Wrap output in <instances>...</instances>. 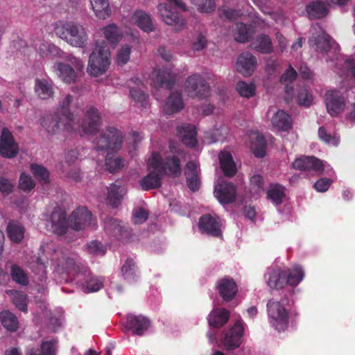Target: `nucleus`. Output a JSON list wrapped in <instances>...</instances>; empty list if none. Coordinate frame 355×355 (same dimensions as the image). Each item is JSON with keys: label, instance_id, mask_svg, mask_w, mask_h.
<instances>
[{"label": "nucleus", "instance_id": "a878e982", "mask_svg": "<svg viewBox=\"0 0 355 355\" xmlns=\"http://www.w3.org/2000/svg\"><path fill=\"white\" fill-rule=\"evenodd\" d=\"M73 97L71 94H67L59 103L58 108L55 112L64 120V124L69 127V123L73 125V114L70 110V105L73 101Z\"/></svg>", "mask_w": 355, "mask_h": 355}, {"label": "nucleus", "instance_id": "6ab92c4d", "mask_svg": "<svg viewBox=\"0 0 355 355\" xmlns=\"http://www.w3.org/2000/svg\"><path fill=\"white\" fill-rule=\"evenodd\" d=\"M177 135L182 143L191 148L197 144V132L193 125L184 123L177 128Z\"/></svg>", "mask_w": 355, "mask_h": 355}, {"label": "nucleus", "instance_id": "0e129e2a", "mask_svg": "<svg viewBox=\"0 0 355 355\" xmlns=\"http://www.w3.org/2000/svg\"><path fill=\"white\" fill-rule=\"evenodd\" d=\"M132 46L129 44H124L119 50L116 55V62L119 65L125 64L129 59Z\"/></svg>", "mask_w": 355, "mask_h": 355}, {"label": "nucleus", "instance_id": "49530a36", "mask_svg": "<svg viewBox=\"0 0 355 355\" xmlns=\"http://www.w3.org/2000/svg\"><path fill=\"white\" fill-rule=\"evenodd\" d=\"M10 277L15 283L21 286H24L29 284V277L27 272L17 264L11 266Z\"/></svg>", "mask_w": 355, "mask_h": 355}, {"label": "nucleus", "instance_id": "c03bdc74", "mask_svg": "<svg viewBox=\"0 0 355 355\" xmlns=\"http://www.w3.org/2000/svg\"><path fill=\"white\" fill-rule=\"evenodd\" d=\"M251 149L255 157L262 158L266 155V142L263 135H255L251 137Z\"/></svg>", "mask_w": 355, "mask_h": 355}, {"label": "nucleus", "instance_id": "f03ea898", "mask_svg": "<svg viewBox=\"0 0 355 355\" xmlns=\"http://www.w3.org/2000/svg\"><path fill=\"white\" fill-rule=\"evenodd\" d=\"M56 35L72 46L84 48L88 35L83 26L73 21L60 22L55 28Z\"/></svg>", "mask_w": 355, "mask_h": 355}, {"label": "nucleus", "instance_id": "6e6d98bb", "mask_svg": "<svg viewBox=\"0 0 355 355\" xmlns=\"http://www.w3.org/2000/svg\"><path fill=\"white\" fill-rule=\"evenodd\" d=\"M60 49L55 45L48 42H42L40 44L38 53L42 58H53L57 56L60 53Z\"/></svg>", "mask_w": 355, "mask_h": 355}, {"label": "nucleus", "instance_id": "f257e3e1", "mask_svg": "<svg viewBox=\"0 0 355 355\" xmlns=\"http://www.w3.org/2000/svg\"><path fill=\"white\" fill-rule=\"evenodd\" d=\"M53 268L55 272L73 277L85 293L96 292L103 286L104 278L92 275L77 254L63 255L54 261Z\"/></svg>", "mask_w": 355, "mask_h": 355}, {"label": "nucleus", "instance_id": "4d7b16f0", "mask_svg": "<svg viewBox=\"0 0 355 355\" xmlns=\"http://www.w3.org/2000/svg\"><path fill=\"white\" fill-rule=\"evenodd\" d=\"M218 17L223 20L234 21L242 15L240 10L232 9L226 6L218 9Z\"/></svg>", "mask_w": 355, "mask_h": 355}, {"label": "nucleus", "instance_id": "13d9d810", "mask_svg": "<svg viewBox=\"0 0 355 355\" xmlns=\"http://www.w3.org/2000/svg\"><path fill=\"white\" fill-rule=\"evenodd\" d=\"M105 166L110 173L117 172L124 166V159L120 157L111 156L108 153L105 158Z\"/></svg>", "mask_w": 355, "mask_h": 355}, {"label": "nucleus", "instance_id": "4be33fe9", "mask_svg": "<svg viewBox=\"0 0 355 355\" xmlns=\"http://www.w3.org/2000/svg\"><path fill=\"white\" fill-rule=\"evenodd\" d=\"M184 107L181 92H171L167 98L163 107L164 112L168 115L179 112Z\"/></svg>", "mask_w": 355, "mask_h": 355}, {"label": "nucleus", "instance_id": "412c9836", "mask_svg": "<svg viewBox=\"0 0 355 355\" xmlns=\"http://www.w3.org/2000/svg\"><path fill=\"white\" fill-rule=\"evenodd\" d=\"M150 324V320L142 315H128L127 316V327L135 335L142 336L148 330Z\"/></svg>", "mask_w": 355, "mask_h": 355}, {"label": "nucleus", "instance_id": "ea45409f", "mask_svg": "<svg viewBox=\"0 0 355 355\" xmlns=\"http://www.w3.org/2000/svg\"><path fill=\"white\" fill-rule=\"evenodd\" d=\"M193 231H198L202 234L218 236L221 234L220 223H197L193 227Z\"/></svg>", "mask_w": 355, "mask_h": 355}, {"label": "nucleus", "instance_id": "774afa93", "mask_svg": "<svg viewBox=\"0 0 355 355\" xmlns=\"http://www.w3.org/2000/svg\"><path fill=\"white\" fill-rule=\"evenodd\" d=\"M57 340H51L42 342L41 351L42 355H55L57 350Z\"/></svg>", "mask_w": 355, "mask_h": 355}, {"label": "nucleus", "instance_id": "de8ad7c7", "mask_svg": "<svg viewBox=\"0 0 355 355\" xmlns=\"http://www.w3.org/2000/svg\"><path fill=\"white\" fill-rule=\"evenodd\" d=\"M7 294L10 297L12 303L20 311H27V296L25 293L15 291L8 290Z\"/></svg>", "mask_w": 355, "mask_h": 355}, {"label": "nucleus", "instance_id": "f704fd0d", "mask_svg": "<svg viewBox=\"0 0 355 355\" xmlns=\"http://www.w3.org/2000/svg\"><path fill=\"white\" fill-rule=\"evenodd\" d=\"M72 224L73 225L69 227V223H49L46 225V228L59 236H62L72 231H79L83 229L85 223Z\"/></svg>", "mask_w": 355, "mask_h": 355}, {"label": "nucleus", "instance_id": "58836bf2", "mask_svg": "<svg viewBox=\"0 0 355 355\" xmlns=\"http://www.w3.org/2000/svg\"><path fill=\"white\" fill-rule=\"evenodd\" d=\"M92 218V212L86 206H78L69 215L68 222H90Z\"/></svg>", "mask_w": 355, "mask_h": 355}, {"label": "nucleus", "instance_id": "7c9ffc66", "mask_svg": "<svg viewBox=\"0 0 355 355\" xmlns=\"http://www.w3.org/2000/svg\"><path fill=\"white\" fill-rule=\"evenodd\" d=\"M251 45L254 51L262 54H270L273 52L272 40L266 34L257 35Z\"/></svg>", "mask_w": 355, "mask_h": 355}, {"label": "nucleus", "instance_id": "b1692460", "mask_svg": "<svg viewBox=\"0 0 355 355\" xmlns=\"http://www.w3.org/2000/svg\"><path fill=\"white\" fill-rule=\"evenodd\" d=\"M217 288L220 295L225 301L232 300L237 293L236 283L229 278H223L218 281Z\"/></svg>", "mask_w": 355, "mask_h": 355}, {"label": "nucleus", "instance_id": "aec40b11", "mask_svg": "<svg viewBox=\"0 0 355 355\" xmlns=\"http://www.w3.org/2000/svg\"><path fill=\"white\" fill-rule=\"evenodd\" d=\"M184 175L189 189L193 192L198 191L200 187V180L198 166L193 161L187 163Z\"/></svg>", "mask_w": 355, "mask_h": 355}, {"label": "nucleus", "instance_id": "603ef678", "mask_svg": "<svg viewBox=\"0 0 355 355\" xmlns=\"http://www.w3.org/2000/svg\"><path fill=\"white\" fill-rule=\"evenodd\" d=\"M7 232L10 239L15 243L21 241L24 236V228L20 223H8Z\"/></svg>", "mask_w": 355, "mask_h": 355}, {"label": "nucleus", "instance_id": "a211bd4d", "mask_svg": "<svg viewBox=\"0 0 355 355\" xmlns=\"http://www.w3.org/2000/svg\"><path fill=\"white\" fill-rule=\"evenodd\" d=\"M257 58L249 52L239 55L236 64V70L244 76H250L254 71Z\"/></svg>", "mask_w": 355, "mask_h": 355}, {"label": "nucleus", "instance_id": "8fccbe9b", "mask_svg": "<svg viewBox=\"0 0 355 355\" xmlns=\"http://www.w3.org/2000/svg\"><path fill=\"white\" fill-rule=\"evenodd\" d=\"M28 267L37 276V279L41 282V284H43L46 279V266L45 263L42 261L40 258L37 257L35 261L29 263Z\"/></svg>", "mask_w": 355, "mask_h": 355}, {"label": "nucleus", "instance_id": "c9c22d12", "mask_svg": "<svg viewBox=\"0 0 355 355\" xmlns=\"http://www.w3.org/2000/svg\"><path fill=\"white\" fill-rule=\"evenodd\" d=\"M124 190L120 186L111 184L108 188L107 200L112 207L116 208L121 204Z\"/></svg>", "mask_w": 355, "mask_h": 355}, {"label": "nucleus", "instance_id": "c756f323", "mask_svg": "<svg viewBox=\"0 0 355 355\" xmlns=\"http://www.w3.org/2000/svg\"><path fill=\"white\" fill-rule=\"evenodd\" d=\"M230 313L223 308L214 309L208 315L209 324L214 328H220L229 320Z\"/></svg>", "mask_w": 355, "mask_h": 355}, {"label": "nucleus", "instance_id": "680f3d73", "mask_svg": "<svg viewBox=\"0 0 355 355\" xmlns=\"http://www.w3.org/2000/svg\"><path fill=\"white\" fill-rule=\"evenodd\" d=\"M111 229L114 230V236L124 241H128L130 237V232L119 223H110Z\"/></svg>", "mask_w": 355, "mask_h": 355}, {"label": "nucleus", "instance_id": "2f4dec72", "mask_svg": "<svg viewBox=\"0 0 355 355\" xmlns=\"http://www.w3.org/2000/svg\"><path fill=\"white\" fill-rule=\"evenodd\" d=\"M134 22L144 32L150 33L154 31L155 27L149 15L142 10H137L132 15Z\"/></svg>", "mask_w": 355, "mask_h": 355}, {"label": "nucleus", "instance_id": "9b49d317", "mask_svg": "<svg viewBox=\"0 0 355 355\" xmlns=\"http://www.w3.org/2000/svg\"><path fill=\"white\" fill-rule=\"evenodd\" d=\"M291 167L302 171H314L319 173L324 171L322 161L315 156L302 155L297 157L292 163Z\"/></svg>", "mask_w": 355, "mask_h": 355}, {"label": "nucleus", "instance_id": "ddd939ff", "mask_svg": "<svg viewBox=\"0 0 355 355\" xmlns=\"http://www.w3.org/2000/svg\"><path fill=\"white\" fill-rule=\"evenodd\" d=\"M244 331V323L237 320L223 339V343L227 349H234L239 347L242 343Z\"/></svg>", "mask_w": 355, "mask_h": 355}, {"label": "nucleus", "instance_id": "dca6fc26", "mask_svg": "<svg viewBox=\"0 0 355 355\" xmlns=\"http://www.w3.org/2000/svg\"><path fill=\"white\" fill-rule=\"evenodd\" d=\"M286 274L280 268L270 267L264 275L266 284L272 289H282L286 285Z\"/></svg>", "mask_w": 355, "mask_h": 355}, {"label": "nucleus", "instance_id": "a18cd8bd", "mask_svg": "<svg viewBox=\"0 0 355 355\" xmlns=\"http://www.w3.org/2000/svg\"><path fill=\"white\" fill-rule=\"evenodd\" d=\"M89 1L97 17L104 19L110 16L111 10L107 0Z\"/></svg>", "mask_w": 355, "mask_h": 355}, {"label": "nucleus", "instance_id": "0eeeda50", "mask_svg": "<svg viewBox=\"0 0 355 355\" xmlns=\"http://www.w3.org/2000/svg\"><path fill=\"white\" fill-rule=\"evenodd\" d=\"M185 89L191 97L205 98L209 95L210 86L202 76L194 73L187 78Z\"/></svg>", "mask_w": 355, "mask_h": 355}, {"label": "nucleus", "instance_id": "bf43d9fd", "mask_svg": "<svg viewBox=\"0 0 355 355\" xmlns=\"http://www.w3.org/2000/svg\"><path fill=\"white\" fill-rule=\"evenodd\" d=\"M121 272L123 277L129 282L135 280V266L132 259H128L123 265Z\"/></svg>", "mask_w": 355, "mask_h": 355}, {"label": "nucleus", "instance_id": "864d4df0", "mask_svg": "<svg viewBox=\"0 0 355 355\" xmlns=\"http://www.w3.org/2000/svg\"><path fill=\"white\" fill-rule=\"evenodd\" d=\"M208 40L207 36L202 32H198L193 36L190 42L191 49L193 52H200L207 47Z\"/></svg>", "mask_w": 355, "mask_h": 355}, {"label": "nucleus", "instance_id": "f3484780", "mask_svg": "<svg viewBox=\"0 0 355 355\" xmlns=\"http://www.w3.org/2000/svg\"><path fill=\"white\" fill-rule=\"evenodd\" d=\"M152 80L155 87L171 89L175 84V75L171 69H158L153 72Z\"/></svg>", "mask_w": 355, "mask_h": 355}, {"label": "nucleus", "instance_id": "69168bd1", "mask_svg": "<svg viewBox=\"0 0 355 355\" xmlns=\"http://www.w3.org/2000/svg\"><path fill=\"white\" fill-rule=\"evenodd\" d=\"M297 101L300 105L309 106L313 101V96L305 87H300L297 91Z\"/></svg>", "mask_w": 355, "mask_h": 355}, {"label": "nucleus", "instance_id": "72a5a7b5", "mask_svg": "<svg viewBox=\"0 0 355 355\" xmlns=\"http://www.w3.org/2000/svg\"><path fill=\"white\" fill-rule=\"evenodd\" d=\"M271 122L278 130L287 131L292 126L291 116L282 110H278L273 115Z\"/></svg>", "mask_w": 355, "mask_h": 355}, {"label": "nucleus", "instance_id": "f8f14e48", "mask_svg": "<svg viewBox=\"0 0 355 355\" xmlns=\"http://www.w3.org/2000/svg\"><path fill=\"white\" fill-rule=\"evenodd\" d=\"M40 123L46 132L51 135L57 134L60 130L70 132L73 129L71 123H69V128L67 127L63 118L56 113L44 116L40 120Z\"/></svg>", "mask_w": 355, "mask_h": 355}, {"label": "nucleus", "instance_id": "6e6552de", "mask_svg": "<svg viewBox=\"0 0 355 355\" xmlns=\"http://www.w3.org/2000/svg\"><path fill=\"white\" fill-rule=\"evenodd\" d=\"M178 7L168 3H159L158 5L159 12L163 21L169 26H175L176 31L184 29L186 26L184 18L177 10Z\"/></svg>", "mask_w": 355, "mask_h": 355}, {"label": "nucleus", "instance_id": "423d86ee", "mask_svg": "<svg viewBox=\"0 0 355 355\" xmlns=\"http://www.w3.org/2000/svg\"><path fill=\"white\" fill-rule=\"evenodd\" d=\"M269 322L277 331H284L288 325L289 316L284 304L278 301L270 300L267 303Z\"/></svg>", "mask_w": 355, "mask_h": 355}, {"label": "nucleus", "instance_id": "5701e85b", "mask_svg": "<svg viewBox=\"0 0 355 355\" xmlns=\"http://www.w3.org/2000/svg\"><path fill=\"white\" fill-rule=\"evenodd\" d=\"M334 41L324 30H320V33L318 35H313L312 37L309 39V43L315 46L318 51L322 53L328 52Z\"/></svg>", "mask_w": 355, "mask_h": 355}, {"label": "nucleus", "instance_id": "7ed1b4c3", "mask_svg": "<svg viewBox=\"0 0 355 355\" xmlns=\"http://www.w3.org/2000/svg\"><path fill=\"white\" fill-rule=\"evenodd\" d=\"M175 155L166 156L162 159L159 153H153L148 162L151 167L161 172L164 176L170 175L179 177L182 173L180 159L179 157H184L186 153L181 149L174 151Z\"/></svg>", "mask_w": 355, "mask_h": 355}, {"label": "nucleus", "instance_id": "39448f33", "mask_svg": "<svg viewBox=\"0 0 355 355\" xmlns=\"http://www.w3.org/2000/svg\"><path fill=\"white\" fill-rule=\"evenodd\" d=\"M110 52L105 41H97L93 52L89 58L87 70L94 76L104 73L110 64Z\"/></svg>", "mask_w": 355, "mask_h": 355}, {"label": "nucleus", "instance_id": "37998d69", "mask_svg": "<svg viewBox=\"0 0 355 355\" xmlns=\"http://www.w3.org/2000/svg\"><path fill=\"white\" fill-rule=\"evenodd\" d=\"M0 320L3 327L9 331H16L19 328L18 319L9 311H1Z\"/></svg>", "mask_w": 355, "mask_h": 355}, {"label": "nucleus", "instance_id": "20e7f679", "mask_svg": "<svg viewBox=\"0 0 355 355\" xmlns=\"http://www.w3.org/2000/svg\"><path fill=\"white\" fill-rule=\"evenodd\" d=\"M122 132L113 126H107L96 137L93 144L98 152L115 153L119 150L123 144Z\"/></svg>", "mask_w": 355, "mask_h": 355}, {"label": "nucleus", "instance_id": "2eb2a0df", "mask_svg": "<svg viewBox=\"0 0 355 355\" xmlns=\"http://www.w3.org/2000/svg\"><path fill=\"white\" fill-rule=\"evenodd\" d=\"M101 125V118L98 110L93 107L85 113L81 128L86 134L96 133Z\"/></svg>", "mask_w": 355, "mask_h": 355}, {"label": "nucleus", "instance_id": "4c0bfd02", "mask_svg": "<svg viewBox=\"0 0 355 355\" xmlns=\"http://www.w3.org/2000/svg\"><path fill=\"white\" fill-rule=\"evenodd\" d=\"M103 34L110 44L116 46L122 39L121 30L114 24H110L103 28Z\"/></svg>", "mask_w": 355, "mask_h": 355}, {"label": "nucleus", "instance_id": "1a4fd4ad", "mask_svg": "<svg viewBox=\"0 0 355 355\" xmlns=\"http://www.w3.org/2000/svg\"><path fill=\"white\" fill-rule=\"evenodd\" d=\"M324 102L328 113L331 116H337L342 113L346 105V99L338 90H329L324 95Z\"/></svg>", "mask_w": 355, "mask_h": 355}, {"label": "nucleus", "instance_id": "bb28decb", "mask_svg": "<svg viewBox=\"0 0 355 355\" xmlns=\"http://www.w3.org/2000/svg\"><path fill=\"white\" fill-rule=\"evenodd\" d=\"M34 89L37 96L41 100H48L53 97V85L46 79L36 78Z\"/></svg>", "mask_w": 355, "mask_h": 355}, {"label": "nucleus", "instance_id": "3c124183", "mask_svg": "<svg viewBox=\"0 0 355 355\" xmlns=\"http://www.w3.org/2000/svg\"><path fill=\"white\" fill-rule=\"evenodd\" d=\"M236 26L235 40L241 43L248 41L252 35V28L243 23H237Z\"/></svg>", "mask_w": 355, "mask_h": 355}, {"label": "nucleus", "instance_id": "4468645a", "mask_svg": "<svg viewBox=\"0 0 355 355\" xmlns=\"http://www.w3.org/2000/svg\"><path fill=\"white\" fill-rule=\"evenodd\" d=\"M214 195L220 203L230 204L236 198V189L232 183L221 181L215 186Z\"/></svg>", "mask_w": 355, "mask_h": 355}, {"label": "nucleus", "instance_id": "cd10ccee", "mask_svg": "<svg viewBox=\"0 0 355 355\" xmlns=\"http://www.w3.org/2000/svg\"><path fill=\"white\" fill-rule=\"evenodd\" d=\"M306 10L311 19L323 18L329 12L327 4L320 0L310 2L306 6Z\"/></svg>", "mask_w": 355, "mask_h": 355}, {"label": "nucleus", "instance_id": "a19ab883", "mask_svg": "<svg viewBox=\"0 0 355 355\" xmlns=\"http://www.w3.org/2000/svg\"><path fill=\"white\" fill-rule=\"evenodd\" d=\"M285 196V188L279 184H270L267 191L268 198L275 205H279L283 202Z\"/></svg>", "mask_w": 355, "mask_h": 355}, {"label": "nucleus", "instance_id": "e433bc0d", "mask_svg": "<svg viewBox=\"0 0 355 355\" xmlns=\"http://www.w3.org/2000/svg\"><path fill=\"white\" fill-rule=\"evenodd\" d=\"M297 76L295 69L290 64L280 77V83L285 85V92L292 97L293 87L291 85L296 79Z\"/></svg>", "mask_w": 355, "mask_h": 355}, {"label": "nucleus", "instance_id": "79ce46f5", "mask_svg": "<svg viewBox=\"0 0 355 355\" xmlns=\"http://www.w3.org/2000/svg\"><path fill=\"white\" fill-rule=\"evenodd\" d=\"M286 284L295 286L301 282L304 278V273L302 268L299 266H293L291 269L284 270Z\"/></svg>", "mask_w": 355, "mask_h": 355}, {"label": "nucleus", "instance_id": "473e14b6", "mask_svg": "<svg viewBox=\"0 0 355 355\" xmlns=\"http://www.w3.org/2000/svg\"><path fill=\"white\" fill-rule=\"evenodd\" d=\"M56 73L67 83H74L76 79V73L74 69L69 64L64 62H58L55 65Z\"/></svg>", "mask_w": 355, "mask_h": 355}, {"label": "nucleus", "instance_id": "9d476101", "mask_svg": "<svg viewBox=\"0 0 355 355\" xmlns=\"http://www.w3.org/2000/svg\"><path fill=\"white\" fill-rule=\"evenodd\" d=\"M19 146L8 128H3L0 135V155L6 158L16 157Z\"/></svg>", "mask_w": 355, "mask_h": 355}, {"label": "nucleus", "instance_id": "5fc2aeb1", "mask_svg": "<svg viewBox=\"0 0 355 355\" xmlns=\"http://www.w3.org/2000/svg\"><path fill=\"white\" fill-rule=\"evenodd\" d=\"M192 5L201 13L213 12L216 7L215 0H191Z\"/></svg>", "mask_w": 355, "mask_h": 355}, {"label": "nucleus", "instance_id": "c85d7f7f", "mask_svg": "<svg viewBox=\"0 0 355 355\" xmlns=\"http://www.w3.org/2000/svg\"><path fill=\"white\" fill-rule=\"evenodd\" d=\"M163 176L160 171L153 168V171L141 179L140 185L142 189L148 191L161 187Z\"/></svg>", "mask_w": 355, "mask_h": 355}, {"label": "nucleus", "instance_id": "393cba45", "mask_svg": "<svg viewBox=\"0 0 355 355\" xmlns=\"http://www.w3.org/2000/svg\"><path fill=\"white\" fill-rule=\"evenodd\" d=\"M220 167L227 177H233L236 173V166L232 154L227 151H222L218 155Z\"/></svg>", "mask_w": 355, "mask_h": 355}, {"label": "nucleus", "instance_id": "052dcab7", "mask_svg": "<svg viewBox=\"0 0 355 355\" xmlns=\"http://www.w3.org/2000/svg\"><path fill=\"white\" fill-rule=\"evenodd\" d=\"M236 90L243 97L250 98L255 94V87L253 84H248L244 81H239L236 84Z\"/></svg>", "mask_w": 355, "mask_h": 355}, {"label": "nucleus", "instance_id": "338daca9", "mask_svg": "<svg viewBox=\"0 0 355 355\" xmlns=\"http://www.w3.org/2000/svg\"><path fill=\"white\" fill-rule=\"evenodd\" d=\"M19 187L24 191H29L35 187V183L30 175L23 173L19 178Z\"/></svg>", "mask_w": 355, "mask_h": 355}, {"label": "nucleus", "instance_id": "e2e57ef3", "mask_svg": "<svg viewBox=\"0 0 355 355\" xmlns=\"http://www.w3.org/2000/svg\"><path fill=\"white\" fill-rule=\"evenodd\" d=\"M130 94L132 98L137 103H141L142 107H146L148 105V95L138 88L130 87Z\"/></svg>", "mask_w": 355, "mask_h": 355}, {"label": "nucleus", "instance_id": "09e8293b", "mask_svg": "<svg viewBox=\"0 0 355 355\" xmlns=\"http://www.w3.org/2000/svg\"><path fill=\"white\" fill-rule=\"evenodd\" d=\"M30 168L33 175L40 184H46L50 182V173L46 168L37 164H32Z\"/></svg>", "mask_w": 355, "mask_h": 355}]
</instances>
